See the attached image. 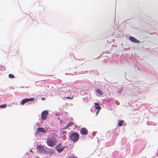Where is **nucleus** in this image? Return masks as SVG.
Segmentation results:
<instances>
[{
  "mask_svg": "<svg viewBox=\"0 0 158 158\" xmlns=\"http://www.w3.org/2000/svg\"><path fill=\"white\" fill-rule=\"evenodd\" d=\"M57 142V139L52 137L48 138L47 140V145L50 147H52L56 145Z\"/></svg>",
  "mask_w": 158,
  "mask_h": 158,
  "instance_id": "obj_1",
  "label": "nucleus"
},
{
  "mask_svg": "<svg viewBox=\"0 0 158 158\" xmlns=\"http://www.w3.org/2000/svg\"><path fill=\"white\" fill-rule=\"evenodd\" d=\"M69 137L70 139L73 141L76 142L79 140V136L77 133L74 132L71 134Z\"/></svg>",
  "mask_w": 158,
  "mask_h": 158,
  "instance_id": "obj_2",
  "label": "nucleus"
},
{
  "mask_svg": "<svg viewBox=\"0 0 158 158\" xmlns=\"http://www.w3.org/2000/svg\"><path fill=\"white\" fill-rule=\"evenodd\" d=\"M48 112L47 110H44L42 112L41 118L42 120H44L47 118Z\"/></svg>",
  "mask_w": 158,
  "mask_h": 158,
  "instance_id": "obj_3",
  "label": "nucleus"
},
{
  "mask_svg": "<svg viewBox=\"0 0 158 158\" xmlns=\"http://www.w3.org/2000/svg\"><path fill=\"white\" fill-rule=\"evenodd\" d=\"M34 100V98H25L22 100L20 103L22 105H23L26 102L31 101H33Z\"/></svg>",
  "mask_w": 158,
  "mask_h": 158,
  "instance_id": "obj_4",
  "label": "nucleus"
},
{
  "mask_svg": "<svg viewBox=\"0 0 158 158\" xmlns=\"http://www.w3.org/2000/svg\"><path fill=\"white\" fill-rule=\"evenodd\" d=\"M72 89V87L69 85L66 86L65 87L62 88V89L64 92L65 91H66V92H70Z\"/></svg>",
  "mask_w": 158,
  "mask_h": 158,
  "instance_id": "obj_5",
  "label": "nucleus"
},
{
  "mask_svg": "<svg viewBox=\"0 0 158 158\" xmlns=\"http://www.w3.org/2000/svg\"><path fill=\"white\" fill-rule=\"evenodd\" d=\"M36 148L39 152H44L45 151V149L43 146L41 145H37Z\"/></svg>",
  "mask_w": 158,
  "mask_h": 158,
  "instance_id": "obj_6",
  "label": "nucleus"
},
{
  "mask_svg": "<svg viewBox=\"0 0 158 158\" xmlns=\"http://www.w3.org/2000/svg\"><path fill=\"white\" fill-rule=\"evenodd\" d=\"M61 143H60L59 145L56 146L55 148L56 149V150L58 152L60 153L63 150L64 148L63 146H60Z\"/></svg>",
  "mask_w": 158,
  "mask_h": 158,
  "instance_id": "obj_7",
  "label": "nucleus"
},
{
  "mask_svg": "<svg viewBox=\"0 0 158 158\" xmlns=\"http://www.w3.org/2000/svg\"><path fill=\"white\" fill-rule=\"evenodd\" d=\"M80 133L82 135H86L88 134V131L85 128L83 127L81 128L80 130Z\"/></svg>",
  "mask_w": 158,
  "mask_h": 158,
  "instance_id": "obj_8",
  "label": "nucleus"
},
{
  "mask_svg": "<svg viewBox=\"0 0 158 158\" xmlns=\"http://www.w3.org/2000/svg\"><path fill=\"white\" fill-rule=\"evenodd\" d=\"M130 40L132 42L134 43H139V41L134 37L132 36H130L129 37Z\"/></svg>",
  "mask_w": 158,
  "mask_h": 158,
  "instance_id": "obj_9",
  "label": "nucleus"
},
{
  "mask_svg": "<svg viewBox=\"0 0 158 158\" xmlns=\"http://www.w3.org/2000/svg\"><path fill=\"white\" fill-rule=\"evenodd\" d=\"M37 131L39 132H46L47 131L43 127H38L37 129Z\"/></svg>",
  "mask_w": 158,
  "mask_h": 158,
  "instance_id": "obj_10",
  "label": "nucleus"
},
{
  "mask_svg": "<svg viewBox=\"0 0 158 158\" xmlns=\"http://www.w3.org/2000/svg\"><path fill=\"white\" fill-rule=\"evenodd\" d=\"M95 108L96 109L98 110H100L101 109V107L98 105V103H95Z\"/></svg>",
  "mask_w": 158,
  "mask_h": 158,
  "instance_id": "obj_11",
  "label": "nucleus"
},
{
  "mask_svg": "<svg viewBox=\"0 0 158 158\" xmlns=\"http://www.w3.org/2000/svg\"><path fill=\"white\" fill-rule=\"evenodd\" d=\"M124 122V121L123 120H119L118 121L117 126H122L123 125Z\"/></svg>",
  "mask_w": 158,
  "mask_h": 158,
  "instance_id": "obj_12",
  "label": "nucleus"
},
{
  "mask_svg": "<svg viewBox=\"0 0 158 158\" xmlns=\"http://www.w3.org/2000/svg\"><path fill=\"white\" fill-rule=\"evenodd\" d=\"M74 124V123L73 122H71L69 123L64 127L65 129H67L68 127L72 126Z\"/></svg>",
  "mask_w": 158,
  "mask_h": 158,
  "instance_id": "obj_13",
  "label": "nucleus"
},
{
  "mask_svg": "<svg viewBox=\"0 0 158 158\" xmlns=\"http://www.w3.org/2000/svg\"><path fill=\"white\" fill-rule=\"evenodd\" d=\"M96 92L98 94L100 95H102L103 94V92L99 89H97L96 90Z\"/></svg>",
  "mask_w": 158,
  "mask_h": 158,
  "instance_id": "obj_14",
  "label": "nucleus"
},
{
  "mask_svg": "<svg viewBox=\"0 0 158 158\" xmlns=\"http://www.w3.org/2000/svg\"><path fill=\"white\" fill-rule=\"evenodd\" d=\"M7 106V105L6 104H4L2 105H0V108H5Z\"/></svg>",
  "mask_w": 158,
  "mask_h": 158,
  "instance_id": "obj_15",
  "label": "nucleus"
},
{
  "mask_svg": "<svg viewBox=\"0 0 158 158\" xmlns=\"http://www.w3.org/2000/svg\"><path fill=\"white\" fill-rule=\"evenodd\" d=\"M9 77L11 78H13L15 77V76L13 75L10 74L9 75Z\"/></svg>",
  "mask_w": 158,
  "mask_h": 158,
  "instance_id": "obj_16",
  "label": "nucleus"
},
{
  "mask_svg": "<svg viewBox=\"0 0 158 158\" xmlns=\"http://www.w3.org/2000/svg\"><path fill=\"white\" fill-rule=\"evenodd\" d=\"M73 96H72V97H65L64 98H66L67 99H73Z\"/></svg>",
  "mask_w": 158,
  "mask_h": 158,
  "instance_id": "obj_17",
  "label": "nucleus"
},
{
  "mask_svg": "<svg viewBox=\"0 0 158 158\" xmlns=\"http://www.w3.org/2000/svg\"><path fill=\"white\" fill-rule=\"evenodd\" d=\"M42 100H45V98H42Z\"/></svg>",
  "mask_w": 158,
  "mask_h": 158,
  "instance_id": "obj_18",
  "label": "nucleus"
},
{
  "mask_svg": "<svg viewBox=\"0 0 158 158\" xmlns=\"http://www.w3.org/2000/svg\"><path fill=\"white\" fill-rule=\"evenodd\" d=\"M98 110L97 112V113H96V114H97L98 113Z\"/></svg>",
  "mask_w": 158,
  "mask_h": 158,
  "instance_id": "obj_19",
  "label": "nucleus"
},
{
  "mask_svg": "<svg viewBox=\"0 0 158 158\" xmlns=\"http://www.w3.org/2000/svg\"><path fill=\"white\" fill-rule=\"evenodd\" d=\"M30 152H33L32 151V150H30Z\"/></svg>",
  "mask_w": 158,
  "mask_h": 158,
  "instance_id": "obj_20",
  "label": "nucleus"
}]
</instances>
